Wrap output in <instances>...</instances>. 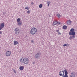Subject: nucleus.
Masks as SVG:
<instances>
[{
	"label": "nucleus",
	"mask_w": 77,
	"mask_h": 77,
	"mask_svg": "<svg viewBox=\"0 0 77 77\" xmlns=\"http://www.w3.org/2000/svg\"><path fill=\"white\" fill-rule=\"evenodd\" d=\"M24 66H20L19 68V69L21 71H23V70L24 69Z\"/></svg>",
	"instance_id": "nucleus-8"
},
{
	"label": "nucleus",
	"mask_w": 77,
	"mask_h": 77,
	"mask_svg": "<svg viewBox=\"0 0 77 77\" xmlns=\"http://www.w3.org/2000/svg\"><path fill=\"white\" fill-rule=\"evenodd\" d=\"M57 21H54L52 24L53 25L55 26V25H56L57 24Z\"/></svg>",
	"instance_id": "nucleus-11"
},
{
	"label": "nucleus",
	"mask_w": 77,
	"mask_h": 77,
	"mask_svg": "<svg viewBox=\"0 0 77 77\" xmlns=\"http://www.w3.org/2000/svg\"><path fill=\"white\" fill-rule=\"evenodd\" d=\"M12 69L13 70V71L15 73V74L17 73V71H16L14 69Z\"/></svg>",
	"instance_id": "nucleus-18"
},
{
	"label": "nucleus",
	"mask_w": 77,
	"mask_h": 77,
	"mask_svg": "<svg viewBox=\"0 0 77 77\" xmlns=\"http://www.w3.org/2000/svg\"><path fill=\"white\" fill-rule=\"evenodd\" d=\"M29 7H25V9H27V10H29Z\"/></svg>",
	"instance_id": "nucleus-22"
},
{
	"label": "nucleus",
	"mask_w": 77,
	"mask_h": 77,
	"mask_svg": "<svg viewBox=\"0 0 77 77\" xmlns=\"http://www.w3.org/2000/svg\"><path fill=\"white\" fill-rule=\"evenodd\" d=\"M33 42H34V41H33V40H31V42L32 43H33Z\"/></svg>",
	"instance_id": "nucleus-29"
},
{
	"label": "nucleus",
	"mask_w": 77,
	"mask_h": 77,
	"mask_svg": "<svg viewBox=\"0 0 77 77\" xmlns=\"http://www.w3.org/2000/svg\"><path fill=\"white\" fill-rule=\"evenodd\" d=\"M51 3V2L50 1L47 2L48 7L49 6V5H50V4Z\"/></svg>",
	"instance_id": "nucleus-17"
},
{
	"label": "nucleus",
	"mask_w": 77,
	"mask_h": 77,
	"mask_svg": "<svg viewBox=\"0 0 77 77\" xmlns=\"http://www.w3.org/2000/svg\"><path fill=\"white\" fill-rule=\"evenodd\" d=\"M59 30H56V32H57V33H58V32H59Z\"/></svg>",
	"instance_id": "nucleus-34"
},
{
	"label": "nucleus",
	"mask_w": 77,
	"mask_h": 77,
	"mask_svg": "<svg viewBox=\"0 0 77 77\" xmlns=\"http://www.w3.org/2000/svg\"><path fill=\"white\" fill-rule=\"evenodd\" d=\"M31 5H34V3H33V2H32L31 3Z\"/></svg>",
	"instance_id": "nucleus-33"
},
{
	"label": "nucleus",
	"mask_w": 77,
	"mask_h": 77,
	"mask_svg": "<svg viewBox=\"0 0 77 77\" xmlns=\"http://www.w3.org/2000/svg\"><path fill=\"white\" fill-rule=\"evenodd\" d=\"M69 45L68 44H67V47H69Z\"/></svg>",
	"instance_id": "nucleus-32"
},
{
	"label": "nucleus",
	"mask_w": 77,
	"mask_h": 77,
	"mask_svg": "<svg viewBox=\"0 0 77 77\" xmlns=\"http://www.w3.org/2000/svg\"><path fill=\"white\" fill-rule=\"evenodd\" d=\"M74 31L75 30L74 28H72L70 30V32H69V35H72V36H70L69 37V39H70V40H71V39L72 38H73V39L75 38V33Z\"/></svg>",
	"instance_id": "nucleus-1"
},
{
	"label": "nucleus",
	"mask_w": 77,
	"mask_h": 77,
	"mask_svg": "<svg viewBox=\"0 0 77 77\" xmlns=\"http://www.w3.org/2000/svg\"><path fill=\"white\" fill-rule=\"evenodd\" d=\"M58 33L59 35H61V33H60L59 31L58 32Z\"/></svg>",
	"instance_id": "nucleus-27"
},
{
	"label": "nucleus",
	"mask_w": 77,
	"mask_h": 77,
	"mask_svg": "<svg viewBox=\"0 0 77 77\" xmlns=\"http://www.w3.org/2000/svg\"><path fill=\"white\" fill-rule=\"evenodd\" d=\"M59 75L62 77H68V71L66 69L64 71H61L59 72Z\"/></svg>",
	"instance_id": "nucleus-2"
},
{
	"label": "nucleus",
	"mask_w": 77,
	"mask_h": 77,
	"mask_svg": "<svg viewBox=\"0 0 77 77\" xmlns=\"http://www.w3.org/2000/svg\"><path fill=\"white\" fill-rule=\"evenodd\" d=\"M3 14H4V15H5V14H6V13H5V12H4Z\"/></svg>",
	"instance_id": "nucleus-35"
},
{
	"label": "nucleus",
	"mask_w": 77,
	"mask_h": 77,
	"mask_svg": "<svg viewBox=\"0 0 77 77\" xmlns=\"http://www.w3.org/2000/svg\"><path fill=\"white\" fill-rule=\"evenodd\" d=\"M70 77H75V76H74L73 75H70Z\"/></svg>",
	"instance_id": "nucleus-26"
},
{
	"label": "nucleus",
	"mask_w": 77,
	"mask_h": 77,
	"mask_svg": "<svg viewBox=\"0 0 77 77\" xmlns=\"http://www.w3.org/2000/svg\"><path fill=\"white\" fill-rule=\"evenodd\" d=\"M15 33L16 35H19L20 33V29H18V28H15L14 29Z\"/></svg>",
	"instance_id": "nucleus-5"
},
{
	"label": "nucleus",
	"mask_w": 77,
	"mask_h": 77,
	"mask_svg": "<svg viewBox=\"0 0 77 77\" xmlns=\"http://www.w3.org/2000/svg\"><path fill=\"white\" fill-rule=\"evenodd\" d=\"M0 26L2 28H4L5 27V23H2L0 24Z\"/></svg>",
	"instance_id": "nucleus-9"
},
{
	"label": "nucleus",
	"mask_w": 77,
	"mask_h": 77,
	"mask_svg": "<svg viewBox=\"0 0 77 77\" xmlns=\"http://www.w3.org/2000/svg\"><path fill=\"white\" fill-rule=\"evenodd\" d=\"M29 59L27 58H25L24 61H23V63L25 65H28L29 64Z\"/></svg>",
	"instance_id": "nucleus-4"
},
{
	"label": "nucleus",
	"mask_w": 77,
	"mask_h": 77,
	"mask_svg": "<svg viewBox=\"0 0 77 77\" xmlns=\"http://www.w3.org/2000/svg\"><path fill=\"white\" fill-rule=\"evenodd\" d=\"M60 24V23L59 22H57V24H59H59Z\"/></svg>",
	"instance_id": "nucleus-24"
},
{
	"label": "nucleus",
	"mask_w": 77,
	"mask_h": 77,
	"mask_svg": "<svg viewBox=\"0 0 77 77\" xmlns=\"http://www.w3.org/2000/svg\"><path fill=\"white\" fill-rule=\"evenodd\" d=\"M71 75H73V76H75V72H73L72 73Z\"/></svg>",
	"instance_id": "nucleus-21"
},
{
	"label": "nucleus",
	"mask_w": 77,
	"mask_h": 77,
	"mask_svg": "<svg viewBox=\"0 0 77 77\" xmlns=\"http://www.w3.org/2000/svg\"><path fill=\"white\" fill-rule=\"evenodd\" d=\"M66 46H67V44H65L64 45H63V47H65Z\"/></svg>",
	"instance_id": "nucleus-25"
},
{
	"label": "nucleus",
	"mask_w": 77,
	"mask_h": 77,
	"mask_svg": "<svg viewBox=\"0 0 77 77\" xmlns=\"http://www.w3.org/2000/svg\"><path fill=\"white\" fill-rule=\"evenodd\" d=\"M63 28L64 30H66L67 29V26L64 25L63 27Z\"/></svg>",
	"instance_id": "nucleus-13"
},
{
	"label": "nucleus",
	"mask_w": 77,
	"mask_h": 77,
	"mask_svg": "<svg viewBox=\"0 0 77 77\" xmlns=\"http://www.w3.org/2000/svg\"><path fill=\"white\" fill-rule=\"evenodd\" d=\"M42 4H41L39 5V8H42Z\"/></svg>",
	"instance_id": "nucleus-19"
},
{
	"label": "nucleus",
	"mask_w": 77,
	"mask_h": 77,
	"mask_svg": "<svg viewBox=\"0 0 77 77\" xmlns=\"http://www.w3.org/2000/svg\"><path fill=\"white\" fill-rule=\"evenodd\" d=\"M2 28L0 26V30H1L2 29Z\"/></svg>",
	"instance_id": "nucleus-30"
},
{
	"label": "nucleus",
	"mask_w": 77,
	"mask_h": 77,
	"mask_svg": "<svg viewBox=\"0 0 77 77\" xmlns=\"http://www.w3.org/2000/svg\"><path fill=\"white\" fill-rule=\"evenodd\" d=\"M5 54L7 56H10L11 54V51H8L6 52Z\"/></svg>",
	"instance_id": "nucleus-6"
},
{
	"label": "nucleus",
	"mask_w": 77,
	"mask_h": 77,
	"mask_svg": "<svg viewBox=\"0 0 77 77\" xmlns=\"http://www.w3.org/2000/svg\"><path fill=\"white\" fill-rule=\"evenodd\" d=\"M67 23L68 24L70 25V24H71V21L70 20H69L67 22Z\"/></svg>",
	"instance_id": "nucleus-15"
},
{
	"label": "nucleus",
	"mask_w": 77,
	"mask_h": 77,
	"mask_svg": "<svg viewBox=\"0 0 77 77\" xmlns=\"http://www.w3.org/2000/svg\"><path fill=\"white\" fill-rule=\"evenodd\" d=\"M18 24L19 26H21L22 25V22L21 21H20L18 22Z\"/></svg>",
	"instance_id": "nucleus-14"
},
{
	"label": "nucleus",
	"mask_w": 77,
	"mask_h": 77,
	"mask_svg": "<svg viewBox=\"0 0 77 77\" xmlns=\"http://www.w3.org/2000/svg\"><path fill=\"white\" fill-rule=\"evenodd\" d=\"M30 11H27V13L28 14H29L30 13Z\"/></svg>",
	"instance_id": "nucleus-28"
},
{
	"label": "nucleus",
	"mask_w": 77,
	"mask_h": 77,
	"mask_svg": "<svg viewBox=\"0 0 77 77\" xmlns=\"http://www.w3.org/2000/svg\"><path fill=\"white\" fill-rule=\"evenodd\" d=\"M0 34L1 35H2V31H0Z\"/></svg>",
	"instance_id": "nucleus-31"
},
{
	"label": "nucleus",
	"mask_w": 77,
	"mask_h": 77,
	"mask_svg": "<svg viewBox=\"0 0 77 77\" xmlns=\"http://www.w3.org/2000/svg\"><path fill=\"white\" fill-rule=\"evenodd\" d=\"M57 15L58 18H60V14H58Z\"/></svg>",
	"instance_id": "nucleus-23"
},
{
	"label": "nucleus",
	"mask_w": 77,
	"mask_h": 77,
	"mask_svg": "<svg viewBox=\"0 0 77 77\" xmlns=\"http://www.w3.org/2000/svg\"><path fill=\"white\" fill-rule=\"evenodd\" d=\"M40 56L39 55H38L37 54H35V59H38L39 58Z\"/></svg>",
	"instance_id": "nucleus-10"
},
{
	"label": "nucleus",
	"mask_w": 77,
	"mask_h": 77,
	"mask_svg": "<svg viewBox=\"0 0 77 77\" xmlns=\"http://www.w3.org/2000/svg\"><path fill=\"white\" fill-rule=\"evenodd\" d=\"M20 18H18L17 19V22H20Z\"/></svg>",
	"instance_id": "nucleus-20"
},
{
	"label": "nucleus",
	"mask_w": 77,
	"mask_h": 77,
	"mask_svg": "<svg viewBox=\"0 0 77 77\" xmlns=\"http://www.w3.org/2000/svg\"><path fill=\"white\" fill-rule=\"evenodd\" d=\"M25 58L22 57L20 59V62L21 63H24V59Z\"/></svg>",
	"instance_id": "nucleus-7"
},
{
	"label": "nucleus",
	"mask_w": 77,
	"mask_h": 77,
	"mask_svg": "<svg viewBox=\"0 0 77 77\" xmlns=\"http://www.w3.org/2000/svg\"><path fill=\"white\" fill-rule=\"evenodd\" d=\"M36 54H37L38 56H41V52H40L38 51Z\"/></svg>",
	"instance_id": "nucleus-16"
},
{
	"label": "nucleus",
	"mask_w": 77,
	"mask_h": 77,
	"mask_svg": "<svg viewBox=\"0 0 77 77\" xmlns=\"http://www.w3.org/2000/svg\"><path fill=\"white\" fill-rule=\"evenodd\" d=\"M37 32V29L35 28H32L30 31V33L32 35H34Z\"/></svg>",
	"instance_id": "nucleus-3"
},
{
	"label": "nucleus",
	"mask_w": 77,
	"mask_h": 77,
	"mask_svg": "<svg viewBox=\"0 0 77 77\" xmlns=\"http://www.w3.org/2000/svg\"><path fill=\"white\" fill-rule=\"evenodd\" d=\"M14 45H17V44H19L18 42L16 41H14Z\"/></svg>",
	"instance_id": "nucleus-12"
},
{
	"label": "nucleus",
	"mask_w": 77,
	"mask_h": 77,
	"mask_svg": "<svg viewBox=\"0 0 77 77\" xmlns=\"http://www.w3.org/2000/svg\"><path fill=\"white\" fill-rule=\"evenodd\" d=\"M35 63V62H33V63H32V64H34Z\"/></svg>",
	"instance_id": "nucleus-36"
}]
</instances>
